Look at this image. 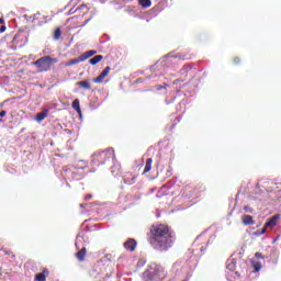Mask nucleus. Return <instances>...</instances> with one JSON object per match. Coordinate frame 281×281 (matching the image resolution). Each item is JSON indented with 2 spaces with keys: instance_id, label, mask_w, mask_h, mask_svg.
Masks as SVG:
<instances>
[{
  "instance_id": "obj_27",
  "label": "nucleus",
  "mask_w": 281,
  "mask_h": 281,
  "mask_svg": "<svg viewBox=\"0 0 281 281\" xmlns=\"http://www.w3.org/2000/svg\"><path fill=\"white\" fill-rule=\"evenodd\" d=\"M255 258H257V260L262 259V254L256 252V254H255Z\"/></svg>"
},
{
  "instance_id": "obj_2",
  "label": "nucleus",
  "mask_w": 281,
  "mask_h": 281,
  "mask_svg": "<svg viewBox=\"0 0 281 281\" xmlns=\"http://www.w3.org/2000/svg\"><path fill=\"white\" fill-rule=\"evenodd\" d=\"M167 272L164 267L159 265L148 266L147 269L143 272L144 281H164L167 278Z\"/></svg>"
},
{
  "instance_id": "obj_3",
  "label": "nucleus",
  "mask_w": 281,
  "mask_h": 281,
  "mask_svg": "<svg viewBox=\"0 0 281 281\" xmlns=\"http://www.w3.org/2000/svg\"><path fill=\"white\" fill-rule=\"evenodd\" d=\"M57 63L58 58H53L52 56L46 55L33 61V66L37 69L38 74H45L52 71V67L57 65Z\"/></svg>"
},
{
  "instance_id": "obj_25",
  "label": "nucleus",
  "mask_w": 281,
  "mask_h": 281,
  "mask_svg": "<svg viewBox=\"0 0 281 281\" xmlns=\"http://www.w3.org/2000/svg\"><path fill=\"white\" fill-rule=\"evenodd\" d=\"M240 57H234L233 58V63H234V65H240Z\"/></svg>"
},
{
  "instance_id": "obj_4",
  "label": "nucleus",
  "mask_w": 281,
  "mask_h": 281,
  "mask_svg": "<svg viewBox=\"0 0 281 281\" xmlns=\"http://www.w3.org/2000/svg\"><path fill=\"white\" fill-rule=\"evenodd\" d=\"M115 158V151L113 149H105L103 151H98L92 155V166L100 168L104 166L106 161Z\"/></svg>"
},
{
  "instance_id": "obj_30",
  "label": "nucleus",
  "mask_w": 281,
  "mask_h": 281,
  "mask_svg": "<svg viewBox=\"0 0 281 281\" xmlns=\"http://www.w3.org/2000/svg\"><path fill=\"white\" fill-rule=\"evenodd\" d=\"M244 210L245 212H249V213L254 212V210L249 206H244Z\"/></svg>"
},
{
  "instance_id": "obj_12",
  "label": "nucleus",
  "mask_w": 281,
  "mask_h": 281,
  "mask_svg": "<svg viewBox=\"0 0 281 281\" xmlns=\"http://www.w3.org/2000/svg\"><path fill=\"white\" fill-rule=\"evenodd\" d=\"M76 258L79 262H85V258H87V248H81L78 252H76Z\"/></svg>"
},
{
  "instance_id": "obj_13",
  "label": "nucleus",
  "mask_w": 281,
  "mask_h": 281,
  "mask_svg": "<svg viewBox=\"0 0 281 281\" xmlns=\"http://www.w3.org/2000/svg\"><path fill=\"white\" fill-rule=\"evenodd\" d=\"M77 87L86 89V91H91V83L89 81H78Z\"/></svg>"
},
{
  "instance_id": "obj_24",
  "label": "nucleus",
  "mask_w": 281,
  "mask_h": 281,
  "mask_svg": "<svg viewBox=\"0 0 281 281\" xmlns=\"http://www.w3.org/2000/svg\"><path fill=\"white\" fill-rule=\"evenodd\" d=\"M267 232V227L263 226L261 229H258L255 234L256 236H262Z\"/></svg>"
},
{
  "instance_id": "obj_31",
  "label": "nucleus",
  "mask_w": 281,
  "mask_h": 281,
  "mask_svg": "<svg viewBox=\"0 0 281 281\" xmlns=\"http://www.w3.org/2000/svg\"><path fill=\"white\" fill-rule=\"evenodd\" d=\"M5 30H7L5 25H1L0 26V34H3V32H5Z\"/></svg>"
},
{
  "instance_id": "obj_32",
  "label": "nucleus",
  "mask_w": 281,
  "mask_h": 281,
  "mask_svg": "<svg viewBox=\"0 0 281 281\" xmlns=\"http://www.w3.org/2000/svg\"><path fill=\"white\" fill-rule=\"evenodd\" d=\"M3 23H4V20L0 19V25H3Z\"/></svg>"
},
{
  "instance_id": "obj_29",
  "label": "nucleus",
  "mask_w": 281,
  "mask_h": 281,
  "mask_svg": "<svg viewBox=\"0 0 281 281\" xmlns=\"http://www.w3.org/2000/svg\"><path fill=\"white\" fill-rule=\"evenodd\" d=\"M90 199H93V195L92 194H87L85 196V201H90Z\"/></svg>"
},
{
  "instance_id": "obj_16",
  "label": "nucleus",
  "mask_w": 281,
  "mask_h": 281,
  "mask_svg": "<svg viewBox=\"0 0 281 281\" xmlns=\"http://www.w3.org/2000/svg\"><path fill=\"white\" fill-rule=\"evenodd\" d=\"M150 170H153V158H148L146 160V165H145V169L143 175H146L147 172H150Z\"/></svg>"
},
{
  "instance_id": "obj_5",
  "label": "nucleus",
  "mask_w": 281,
  "mask_h": 281,
  "mask_svg": "<svg viewBox=\"0 0 281 281\" xmlns=\"http://www.w3.org/2000/svg\"><path fill=\"white\" fill-rule=\"evenodd\" d=\"M95 54H98L97 50H87V52L82 53L79 57H77L75 59H70L66 64V67H71L74 65H78V63H85V60H88V58L95 56Z\"/></svg>"
},
{
  "instance_id": "obj_21",
  "label": "nucleus",
  "mask_w": 281,
  "mask_h": 281,
  "mask_svg": "<svg viewBox=\"0 0 281 281\" xmlns=\"http://www.w3.org/2000/svg\"><path fill=\"white\" fill-rule=\"evenodd\" d=\"M193 190L194 189L192 187H186L183 194L190 199V196H192Z\"/></svg>"
},
{
  "instance_id": "obj_15",
  "label": "nucleus",
  "mask_w": 281,
  "mask_h": 281,
  "mask_svg": "<svg viewBox=\"0 0 281 281\" xmlns=\"http://www.w3.org/2000/svg\"><path fill=\"white\" fill-rule=\"evenodd\" d=\"M72 109H74L75 111H77V113H78L79 115H82V110L80 109V100L75 99V100L72 101Z\"/></svg>"
},
{
  "instance_id": "obj_14",
  "label": "nucleus",
  "mask_w": 281,
  "mask_h": 281,
  "mask_svg": "<svg viewBox=\"0 0 281 281\" xmlns=\"http://www.w3.org/2000/svg\"><path fill=\"white\" fill-rule=\"evenodd\" d=\"M241 223L244 224V225H254V217L251 216V215H244L243 217H241Z\"/></svg>"
},
{
  "instance_id": "obj_23",
  "label": "nucleus",
  "mask_w": 281,
  "mask_h": 281,
  "mask_svg": "<svg viewBox=\"0 0 281 281\" xmlns=\"http://www.w3.org/2000/svg\"><path fill=\"white\" fill-rule=\"evenodd\" d=\"M135 179L137 178L133 177L131 180H128V178H125L124 183H126L127 186H133V183H135Z\"/></svg>"
},
{
  "instance_id": "obj_26",
  "label": "nucleus",
  "mask_w": 281,
  "mask_h": 281,
  "mask_svg": "<svg viewBox=\"0 0 281 281\" xmlns=\"http://www.w3.org/2000/svg\"><path fill=\"white\" fill-rule=\"evenodd\" d=\"M95 271H98V267H94V268L90 271V276H92V278H95Z\"/></svg>"
},
{
  "instance_id": "obj_22",
  "label": "nucleus",
  "mask_w": 281,
  "mask_h": 281,
  "mask_svg": "<svg viewBox=\"0 0 281 281\" xmlns=\"http://www.w3.org/2000/svg\"><path fill=\"white\" fill-rule=\"evenodd\" d=\"M226 268L228 269V271H236V262L231 261L229 263H227Z\"/></svg>"
},
{
  "instance_id": "obj_33",
  "label": "nucleus",
  "mask_w": 281,
  "mask_h": 281,
  "mask_svg": "<svg viewBox=\"0 0 281 281\" xmlns=\"http://www.w3.org/2000/svg\"><path fill=\"white\" fill-rule=\"evenodd\" d=\"M89 204H80V207H87Z\"/></svg>"
},
{
  "instance_id": "obj_6",
  "label": "nucleus",
  "mask_w": 281,
  "mask_h": 281,
  "mask_svg": "<svg viewBox=\"0 0 281 281\" xmlns=\"http://www.w3.org/2000/svg\"><path fill=\"white\" fill-rule=\"evenodd\" d=\"M109 74H111V67L106 66L102 72L93 79V82H95L97 85H100V82H102V80H104V78H106L109 76Z\"/></svg>"
},
{
  "instance_id": "obj_11",
  "label": "nucleus",
  "mask_w": 281,
  "mask_h": 281,
  "mask_svg": "<svg viewBox=\"0 0 281 281\" xmlns=\"http://www.w3.org/2000/svg\"><path fill=\"white\" fill-rule=\"evenodd\" d=\"M49 115V110L48 109H44L42 112H38L35 116L36 122H43V120H45V117H47Z\"/></svg>"
},
{
  "instance_id": "obj_10",
  "label": "nucleus",
  "mask_w": 281,
  "mask_h": 281,
  "mask_svg": "<svg viewBox=\"0 0 281 281\" xmlns=\"http://www.w3.org/2000/svg\"><path fill=\"white\" fill-rule=\"evenodd\" d=\"M180 74H182V76H184V78H179V79H176L173 80V85H179V82H186V78H188V67H182L180 69Z\"/></svg>"
},
{
  "instance_id": "obj_17",
  "label": "nucleus",
  "mask_w": 281,
  "mask_h": 281,
  "mask_svg": "<svg viewBox=\"0 0 281 281\" xmlns=\"http://www.w3.org/2000/svg\"><path fill=\"white\" fill-rule=\"evenodd\" d=\"M138 5H140V8H150V5H153V1L151 0H138Z\"/></svg>"
},
{
  "instance_id": "obj_1",
  "label": "nucleus",
  "mask_w": 281,
  "mask_h": 281,
  "mask_svg": "<svg viewBox=\"0 0 281 281\" xmlns=\"http://www.w3.org/2000/svg\"><path fill=\"white\" fill-rule=\"evenodd\" d=\"M147 240L156 251H168L175 245V233L166 224H154L149 228Z\"/></svg>"
},
{
  "instance_id": "obj_7",
  "label": "nucleus",
  "mask_w": 281,
  "mask_h": 281,
  "mask_svg": "<svg viewBox=\"0 0 281 281\" xmlns=\"http://www.w3.org/2000/svg\"><path fill=\"white\" fill-rule=\"evenodd\" d=\"M124 248L126 249V251H134L137 248V241L133 238H128L124 243Z\"/></svg>"
},
{
  "instance_id": "obj_20",
  "label": "nucleus",
  "mask_w": 281,
  "mask_h": 281,
  "mask_svg": "<svg viewBox=\"0 0 281 281\" xmlns=\"http://www.w3.org/2000/svg\"><path fill=\"white\" fill-rule=\"evenodd\" d=\"M251 265L256 272H258V271H260V269H262V263H260V261H251Z\"/></svg>"
},
{
  "instance_id": "obj_8",
  "label": "nucleus",
  "mask_w": 281,
  "mask_h": 281,
  "mask_svg": "<svg viewBox=\"0 0 281 281\" xmlns=\"http://www.w3.org/2000/svg\"><path fill=\"white\" fill-rule=\"evenodd\" d=\"M279 220H280V215H274L265 224V226L267 227V229L269 228L273 229V227L278 225Z\"/></svg>"
},
{
  "instance_id": "obj_19",
  "label": "nucleus",
  "mask_w": 281,
  "mask_h": 281,
  "mask_svg": "<svg viewBox=\"0 0 281 281\" xmlns=\"http://www.w3.org/2000/svg\"><path fill=\"white\" fill-rule=\"evenodd\" d=\"M60 36H63V31L60 30V27H57L54 31L53 38L54 41H60Z\"/></svg>"
},
{
  "instance_id": "obj_18",
  "label": "nucleus",
  "mask_w": 281,
  "mask_h": 281,
  "mask_svg": "<svg viewBox=\"0 0 281 281\" xmlns=\"http://www.w3.org/2000/svg\"><path fill=\"white\" fill-rule=\"evenodd\" d=\"M103 58L104 56L102 55H95L93 58L89 60V63L90 65H98V63H100Z\"/></svg>"
},
{
  "instance_id": "obj_9",
  "label": "nucleus",
  "mask_w": 281,
  "mask_h": 281,
  "mask_svg": "<svg viewBox=\"0 0 281 281\" xmlns=\"http://www.w3.org/2000/svg\"><path fill=\"white\" fill-rule=\"evenodd\" d=\"M48 276L49 270L47 268H44L42 273L35 274V281H47Z\"/></svg>"
},
{
  "instance_id": "obj_28",
  "label": "nucleus",
  "mask_w": 281,
  "mask_h": 281,
  "mask_svg": "<svg viewBox=\"0 0 281 281\" xmlns=\"http://www.w3.org/2000/svg\"><path fill=\"white\" fill-rule=\"evenodd\" d=\"M5 115H8V112L5 110H2L0 112V117H5Z\"/></svg>"
}]
</instances>
